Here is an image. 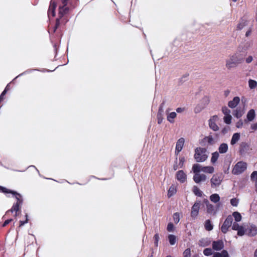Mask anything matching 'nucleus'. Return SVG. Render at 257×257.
I'll return each mask as SVG.
<instances>
[{
  "instance_id": "6e6552de",
  "label": "nucleus",
  "mask_w": 257,
  "mask_h": 257,
  "mask_svg": "<svg viewBox=\"0 0 257 257\" xmlns=\"http://www.w3.org/2000/svg\"><path fill=\"white\" fill-rule=\"evenodd\" d=\"M69 0H62V6H59V16H64L69 14L71 9L67 6L68 1Z\"/></svg>"
},
{
  "instance_id": "c85d7f7f",
  "label": "nucleus",
  "mask_w": 257,
  "mask_h": 257,
  "mask_svg": "<svg viewBox=\"0 0 257 257\" xmlns=\"http://www.w3.org/2000/svg\"><path fill=\"white\" fill-rule=\"evenodd\" d=\"M248 86L251 89L256 88L257 87V82L252 79H249Z\"/></svg>"
},
{
  "instance_id": "c03bdc74",
  "label": "nucleus",
  "mask_w": 257,
  "mask_h": 257,
  "mask_svg": "<svg viewBox=\"0 0 257 257\" xmlns=\"http://www.w3.org/2000/svg\"><path fill=\"white\" fill-rule=\"evenodd\" d=\"M252 60H253V57L251 56H248L245 59V62L247 63H250V62H251L252 61Z\"/></svg>"
},
{
  "instance_id": "bb28decb",
  "label": "nucleus",
  "mask_w": 257,
  "mask_h": 257,
  "mask_svg": "<svg viewBox=\"0 0 257 257\" xmlns=\"http://www.w3.org/2000/svg\"><path fill=\"white\" fill-rule=\"evenodd\" d=\"M176 113L175 112H172L169 113L167 115V120L171 123L174 122V118L176 117Z\"/></svg>"
},
{
  "instance_id": "13d9d810",
  "label": "nucleus",
  "mask_w": 257,
  "mask_h": 257,
  "mask_svg": "<svg viewBox=\"0 0 257 257\" xmlns=\"http://www.w3.org/2000/svg\"><path fill=\"white\" fill-rule=\"evenodd\" d=\"M234 2H236L237 0H232Z\"/></svg>"
},
{
  "instance_id": "f257e3e1",
  "label": "nucleus",
  "mask_w": 257,
  "mask_h": 257,
  "mask_svg": "<svg viewBox=\"0 0 257 257\" xmlns=\"http://www.w3.org/2000/svg\"><path fill=\"white\" fill-rule=\"evenodd\" d=\"M192 171L194 174L193 179L196 183L204 182L207 179L206 174H211L214 172V168L212 166H203L199 164L193 165Z\"/></svg>"
},
{
  "instance_id": "b1692460",
  "label": "nucleus",
  "mask_w": 257,
  "mask_h": 257,
  "mask_svg": "<svg viewBox=\"0 0 257 257\" xmlns=\"http://www.w3.org/2000/svg\"><path fill=\"white\" fill-rule=\"evenodd\" d=\"M228 149V145L225 143H222L218 148L219 153L224 154L227 152Z\"/></svg>"
},
{
  "instance_id": "4468645a",
  "label": "nucleus",
  "mask_w": 257,
  "mask_h": 257,
  "mask_svg": "<svg viewBox=\"0 0 257 257\" xmlns=\"http://www.w3.org/2000/svg\"><path fill=\"white\" fill-rule=\"evenodd\" d=\"M185 140L183 138H181L176 142L175 153L178 154L183 149Z\"/></svg>"
},
{
  "instance_id": "5fc2aeb1",
  "label": "nucleus",
  "mask_w": 257,
  "mask_h": 257,
  "mask_svg": "<svg viewBox=\"0 0 257 257\" xmlns=\"http://www.w3.org/2000/svg\"><path fill=\"white\" fill-rule=\"evenodd\" d=\"M243 26H244V25L241 26V24H239L238 27L239 29H242L243 27Z\"/></svg>"
},
{
  "instance_id": "7ed1b4c3",
  "label": "nucleus",
  "mask_w": 257,
  "mask_h": 257,
  "mask_svg": "<svg viewBox=\"0 0 257 257\" xmlns=\"http://www.w3.org/2000/svg\"><path fill=\"white\" fill-rule=\"evenodd\" d=\"M245 55L239 51L236 52L230 55L225 60V67L228 70L235 68L241 64Z\"/></svg>"
},
{
  "instance_id": "4be33fe9",
  "label": "nucleus",
  "mask_w": 257,
  "mask_h": 257,
  "mask_svg": "<svg viewBox=\"0 0 257 257\" xmlns=\"http://www.w3.org/2000/svg\"><path fill=\"white\" fill-rule=\"evenodd\" d=\"M212 257H230L228 251L226 250H223L219 252H216L213 253Z\"/></svg>"
},
{
  "instance_id": "6e6d98bb",
  "label": "nucleus",
  "mask_w": 257,
  "mask_h": 257,
  "mask_svg": "<svg viewBox=\"0 0 257 257\" xmlns=\"http://www.w3.org/2000/svg\"><path fill=\"white\" fill-rule=\"evenodd\" d=\"M59 19L57 20V26L59 25Z\"/></svg>"
},
{
  "instance_id": "49530a36",
  "label": "nucleus",
  "mask_w": 257,
  "mask_h": 257,
  "mask_svg": "<svg viewBox=\"0 0 257 257\" xmlns=\"http://www.w3.org/2000/svg\"><path fill=\"white\" fill-rule=\"evenodd\" d=\"M184 111V108L182 107H178L176 109V111L178 113H181Z\"/></svg>"
},
{
  "instance_id": "2eb2a0df",
  "label": "nucleus",
  "mask_w": 257,
  "mask_h": 257,
  "mask_svg": "<svg viewBox=\"0 0 257 257\" xmlns=\"http://www.w3.org/2000/svg\"><path fill=\"white\" fill-rule=\"evenodd\" d=\"M200 203L199 202H196L194 204L191 211V215L192 217H196L197 216L200 209Z\"/></svg>"
},
{
  "instance_id": "f03ea898",
  "label": "nucleus",
  "mask_w": 257,
  "mask_h": 257,
  "mask_svg": "<svg viewBox=\"0 0 257 257\" xmlns=\"http://www.w3.org/2000/svg\"><path fill=\"white\" fill-rule=\"evenodd\" d=\"M232 229L236 230L237 235L239 236L247 235L249 236H253L257 234V227L253 224L240 225L238 223H234L232 224Z\"/></svg>"
},
{
  "instance_id": "a211bd4d",
  "label": "nucleus",
  "mask_w": 257,
  "mask_h": 257,
  "mask_svg": "<svg viewBox=\"0 0 257 257\" xmlns=\"http://www.w3.org/2000/svg\"><path fill=\"white\" fill-rule=\"evenodd\" d=\"M205 202L206 205V210L207 213L210 214H215L217 212V210L215 209L214 205L209 203L208 200H206Z\"/></svg>"
},
{
  "instance_id": "c756f323",
  "label": "nucleus",
  "mask_w": 257,
  "mask_h": 257,
  "mask_svg": "<svg viewBox=\"0 0 257 257\" xmlns=\"http://www.w3.org/2000/svg\"><path fill=\"white\" fill-rule=\"evenodd\" d=\"M168 239H169L170 243L171 245H174L176 242L177 238L175 235H173V234H170L168 236Z\"/></svg>"
},
{
  "instance_id": "603ef678",
  "label": "nucleus",
  "mask_w": 257,
  "mask_h": 257,
  "mask_svg": "<svg viewBox=\"0 0 257 257\" xmlns=\"http://www.w3.org/2000/svg\"><path fill=\"white\" fill-rule=\"evenodd\" d=\"M162 121V118H161V117H158V123H161Z\"/></svg>"
},
{
  "instance_id": "7c9ffc66",
  "label": "nucleus",
  "mask_w": 257,
  "mask_h": 257,
  "mask_svg": "<svg viewBox=\"0 0 257 257\" xmlns=\"http://www.w3.org/2000/svg\"><path fill=\"white\" fill-rule=\"evenodd\" d=\"M232 216L234 217V220L236 221L239 222V221H241L242 217H241V215L240 214V213H239L238 212H234L232 213Z\"/></svg>"
},
{
  "instance_id": "0eeeda50",
  "label": "nucleus",
  "mask_w": 257,
  "mask_h": 257,
  "mask_svg": "<svg viewBox=\"0 0 257 257\" xmlns=\"http://www.w3.org/2000/svg\"><path fill=\"white\" fill-rule=\"evenodd\" d=\"M247 167L246 164L243 162H238L233 167L232 172L233 174L238 175L242 173Z\"/></svg>"
},
{
  "instance_id": "20e7f679",
  "label": "nucleus",
  "mask_w": 257,
  "mask_h": 257,
  "mask_svg": "<svg viewBox=\"0 0 257 257\" xmlns=\"http://www.w3.org/2000/svg\"><path fill=\"white\" fill-rule=\"evenodd\" d=\"M208 152L204 148L197 147L194 150V158L197 162H203L208 158Z\"/></svg>"
},
{
  "instance_id": "ea45409f",
  "label": "nucleus",
  "mask_w": 257,
  "mask_h": 257,
  "mask_svg": "<svg viewBox=\"0 0 257 257\" xmlns=\"http://www.w3.org/2000/svg\"><path fill=\"white\" fill-rule=\"evenodd\" d=\"M230 203L233 206H237L238 204V200L236 198H232L230 200Z\"/></svg>"
},
{
  "instance_id": "58836bf2",
  "label": "nucleus",
  "mask_w": 257,
  "mask_h": 257,
  "mask_svg": "<svg viewBox=\"0 0 257 257\" xmlns=\"http://www.w3.org/2000/svg\"><path fill=\"white\" fill-rule=\"evenodd\" d=\"M191 250L190 248H187L183 252V257H190Z\"/></svg>"
},
{
  "instance_id": "37998d69",
  "label": "nucleus",
  "mask_w": 257,
  "mask_h": 257,
  "mask_svg": "<svg viewBox=\"0 0 257 257\" xmlns=\"http://www.w3.org/2000/svg\"><path fill=\"white\" fill-rule=\"evenodd\" d=\"M9 89V85H8L5 88V90L2 92V94L0 96V100H2L3 99V96L5 95L6 93L7 90H8Z\"/></svg>"
},
{
  "instance_id": "79ce46f5",
  "label": "nucleus",
  "mask_w": 257,
  "mask_h": 257,
  "mask_svg": "<svg viewBox=\"0 0 257 257\" xmlns=\"http://www.w3.org/2000/svg\"><path fill=\"white\" fill-rule=\"evenodd\" d=\"M185 162V158L181 157L179 159V166L180 168H182L183 166L184 163Z\"/></svg>"
},
{
  "instance_id": "4c0bfd02",
  "label": "nucleus",
  "mask_w": 257,
  "mask_h": 257,
  "mask_svg": "<svg viewBox=\"0 0 257 257\" xmlns=\"http://www.w3.org/2000/svg\"><path fill=\"white\" fill-rule=\"evenodd\" d=\"M199 243L200 245L205 246L208 245L210 244V242L207 241L206 239H202L201 240H200Z\"/></svg>"
},
{
  "instance_id": "a19ab883",
  "label": "nucleus",
  "mask_w": 257,
  "mask_h": 257,
  "mask_svg": "<svg viewBox=\"0 0 257 257\" xmlns=\"http://www.w3.org/2000/svg\"><path fill=\"white\" fill-rule=\"evenodd\" d=\"M243 125V122L241 119L239 120L236 123V127L238 128L242 127Z\"/></svg>"
},
{
  "instance_id": "72a5a7b5",
  "label": "nucleus",
  "mask_w": 257,
  "mask_h": 257,
  "mask_svg": "<svg viewBox=\"0 0 257 257\" xmlns=\"http://www.w3.org/2000/svg\"><path fill=\"white\" fill-rule=\"evenodd\" d=\"M173 220L175 223H178L180 219V214L179 213H175L173 216Z\"/></svg>"
},
{
  "instance_id": "f8f14e48",
  "label": "nucleus",
  "mask_w": 257,
  "mask_h": 257,
  "mask_svg": "<svg viewBox=\"0 0 257 257\" xmlns=\"http://www.w3.org/2000/svg\"><path fill=\"white\" fill-rule=\"evenodd\" d=\"M232 223V219L231 216H228L224 221L221 227V231L225 233L228 230Z\"/></svg>"
},
{
  "instance_id": "f704fd0d",
  "label": "nucleus",
  "mask_w": 257,
  "mask_h": 257,
  "mask_svg": "<svg viewBox=\"0 0 257 257\" xmlns=\"http://www.w3.org/2000/svg\"><path fill=\"white\" fill-rule=\"evenodd\" d=\"M204 140L209 144H213L214 143V139L211 136L205 137Z\"/></svg>"
},
{
  "instance_id": "de8ad7c7",
  "label": "nucleus",
  "mask_w": 257,
  "mask_h": 257,
  "mask_svg": "<svg viewBox=\"0 0 257 257\" xmlns=\"http://www.w3.org/2000/svg\"><path fill=\"white\" fill-rule=\"evenodd\" d=\"M250 127L251 129L255 130L257 129V123H253L251 125Z\"/></svg>"
},
{
  "instance_id": "412c9836",
  "label": "nucleus",
  "mask_w": 257,
  "mask_h": 257,
  "mask_svg": "<svg viewBox=\"0 0 257 257\" xmlns=\"http://www.w3.org/2000/svg\"><path fill=\"white\" fill-rule=\"evenodd\" d=\"M255 116V112L253 109H250L247 113L246 118L249 121H252Z\"/></svg>"
},
{
  "instance_id": "aec40b11",
  "label": "nucleus",
  "mask_w": 257,
  "mask_h": 257,
  "mask_svg": "<svg viewBox=\"0 0 257 257\" xmlns=\"http://www.w3.org/2000/svg\"><path fill=\"white\" fill-rule=\"evenodd\" d=\"M244 113V109L241 108H237L233 111V114L235 117L239 118L243 115Z\"/></svg>"
},
{
  "instance_id": "8fccbe9b",
  "label": "nucleus",
  "mask_w": 257,
  "mask_h": 257,
  "mask_svg": "<svg viewBox=\"0 0 257 257\" xmlns=\"http://www.w3.org/2000/svg\"><path fill=\"white\" fill-rule=\"evenodd\" d=\"M11 220H12L10 219V220H7L5 221V222L4 223V226H6L7 224H9L11 221Z\"/></svg>"
},
{
  "instance_id": "864d4df0",
  "label": "nucleus",
  "mask_w": 257,
  "mask_h": 257,
  "mask_svg": "<svg viewBox=\"0 0 257 257\" xmlns=\"http://www.w3.org/2000/svg\"><path fill=\"white\" fill-rule=\"evenodd\" d=\"M253 257H257V249L255 250L254 252Z\"/></svg>"
},
{
  "instance_id": "e433bc0d",
  "label": "nucleus",
  "mask_w": 257,
  "mask_h": 257,
  "mask_svg": "<svg viewBox=\"0 0 257 257\" xmlns=\"http://www.w3.org/2000/svg\"><path fill=\"white\" fill-rule=\"evenodd\" d=\"M167 229L169 232L173 231L175 230V226L172 223L170 222L167 225Z\"/></svg>"
},
{
  "instance_id": "052dcab7",
  "label": "nucleus",
  "mask_w": 257,
  "mask_h": 257,
  "mask_svg": "<svg viewBox=\"0 0 257 257\" xmlns=\"http://www.w3.org/2000/svg\"><path fill=\"white\" fill-rule=\"evenodd\" d=\"M167 257H171V256H167Z\"/></svg>"
},
{
  "instance_id": "f3484780",
  "label": "nucleus",
  "mask_w": 257,
  "mask_h": 257,
  "mask_svg": "<svg viewBox=\"0 0 257 257\" xmlns=\"http://www.w3.org/2000/svg\"><path fill=\"white\" fill-rule=\"evenodd\" d=\"M212 248L214 250H219L224 247V243L222 240L214 241L212 242Z\"/></svg>"
},
{
  "instance_id": "9b49d317",
  "label": "nucleus",
  "mask_w": 257,
  "mask_h": 257,
  "mask_svg": "<svg viewBox=\"0 0 257 257\" xmlns=\"http://www.w3.org/2000/svg\"><path fill=\"white\" fill-rule=\"evenodd\" d=\"M210 99L207 96L204 97L200 101V104L195 108V111L196 113L199 112L204 109L209 103Z\"/></svg>"
},
{
  "instance_id": "1a4fd4ad",
  "label": "nucleus",
  "mask_w": 257,
  "mask_h": 257,
  "mask_svg": "<svg viewBox=\"0 0 257 257\" xmlns=\"http://www.w3.org/2000/svg\"><path fill=\"white\" fill-rule=\"evenodd\" d=\"M222 112L224 115L223 121L225 123L230 124L232 122V117L231 115V111L227 107H223L222 108Z\"/></svg>"
},
{
  "instance_id": "423d86ee",
  "label": "nucleus",
  "mask_w": 257,
  "mask_h": 257,
  "mask_svg": "<svg viewBox=\"0 0 257 257\" xmlns=\"http://www.w3.org/2000/svg\"><path fill=\"white\" fill-rule=\"evenodd\" d=\"M219 120V118L217 115L211 116L208 120L209 128L214 132L218 131L219 130V127L217 125Z\"/></svg>"
},
{
  "instance_id": "ddd939ff",
  "label": "nucleus",
  "mask_w": 257,
  "mask_h": 257,
  "mask_svg": "<svg viewBox=\"0 0 257 257\" xmlns=\"http://www.w3.org/2000/svg\"><path fill=\"white\" fill-rule=\"evenodd\" d=\"M57 7V3L53 0L50 3L49 9L48 10V16H55V10Z\"/></svg>"
},
{
  "instance_id": "bf43d9fd",
  "label": "nucleus",
  "mask_w": 257,
  "mask_h": 257,
  "mask_svg": "<svg viewBox=\"0 0 257 257\" xmlns=\"http://www.w3.org/2000/svg\"><path fill=\"white\" fill-rule=\"evenodd\" d=\"M249 34V33H246V35L247 36Z\"/></svg>"
},
{
  "instance_id": "5701e85b",
  "label": "nucleus",
  "mask_w": 257,
  "mask_h": 257,
  "mask_svg": "<svg viewBox=\"0 0 257 257\" xmlns=\"http://www.w3.org/2000/svg\"><path fill=\"white\" fill-rule=\"evenodd\" d=\"M240 135L238 133H234L231 138L230 144L233 145L235 144L240 139Z\"/></svg>"
},
{
  "instance_id": "2f4dec72",
  "label": "nucleus",
  "mask_w": 257,
  "mask_h": 257,
  "mask_svg": "<svg viewBox=\"0 0 257 257\" xmlns=\"http://www.w3.org/2000/svg\"><path fill=\"white\" fill-rule=\"evenodd\" d=\"M193 191L196 195L199 197H202L203 195V192L197 187H194Z\"/></svg>"
},
{
  "instance_id": "cd10ccee",
  "label": "nucleus",
  "mask_w": 257,
  "mask_h": 257,
  "mask_svg": "<svg viewBox=\"0 0 257 257\" xmlns=\"http://www.w3.org/2000/svg\"><path fill=\"white\" fill-rule=\"evenodd\" d=\"M210 200L213 203H217L220 200V197L217 194H213L210 196Z\"/></svg>"
},
{
  "instance_id": "09e8293b",
  "label": "nucleus",
  "mask_w": 257,
  "mask_h": 257,
  "mask_svg": "<svg viewBox=\"0 0 257 257\" xmlns=\"http://www.w3.org/2000/svg\"><path fill=\"white\" fill-rule=\"evenodd\" d=\"M227 131L228 129L226 127H224L221 130V132L222 134H225L227 132Z\"/></svg>"
},
{
  "instance_id": "6ab92c4d",
  "label": "nucleus",
  "mask_w": 257,
  "mask_h": 257,
  "mask_svg": "<svg viewBox=\"0 0 257 257\" xmlns=\"http://www.w3.org/2000/svg\"><path fill=\"white\" fill-rule=\"evenodd\" d=\"M240 98L238 96L234 97L232 100L228 103V106L231 108H235L239 103Z\"/></svg>"
},
{
  "instance_id": "9d476101",
  "label": "nucleus",
  "mask_w": 257,
  "mask_h": 257,
  "mask_svg": "<svg viewBox=\"0 0 257 257\" xmlns=\"http://www.w3.org/2000/svg\"><path fill=\"white\" fill-rule=\"evenodd\" d=\"M222 181V176L221 174H216L212 176L210 182L212 188H215L221 183Z\"/></svg>"
},
{
  "instance_id": "dca6fc26",
  "label": "nucleus",
  "mask_w": 257,
  "mask_h": 257,
  "mask_svg": "<svg viewBox=\"0 0 257 257\" xmlns=\"http://www.w3.org/2000/svg\"><path fill=\"white\" fill-rule=\"evenodd\" d=\"M176 178L181 183H184L186 181L187 175L182 170L179 171L177 172Z\"/></svg>"
},
{
  "instance_id": "4d7b16f0",
  "label": "nucleus",
  "mask_w": 257,
  "mask_h": 257,
  "mask_svg": "<svg viewBox=\"0 0 257 257\" xmlns=\"http://www.w3.org/2000/svg\"><path fill=\"white\" fill-rule=\"evenodd\" d=\"M174 170H176V169H178V167L177 166H174Z\"/></svg>"
},
{
  "instance_id": "473e14b6",
  "label": "nucleus",
  "mask_w": 257,
  "mask_h": 257,
  "mask_svg": "<svg viewBox=\"0 0 257 257\" xmlns=\"http://www.w3.org/2000/svg\"><path fill=\"white\" fill-rule=\"evenodd\" d=\"M205 228L206 230L210 231L213 229V225L210 220H207L205 222Z\"/></svg>"
},
{
  "instance_id": "3c124183",
  "label": "nucleus",
  "mask_w": 257,
  "mask_h": 257,
  "mask_svg": "<svg viewBox=\"0 0 257 257\" xmlns=\"http://www.w3.org/2000/svg\"><path fill=\"white\" fill-rule=\"evenodd\" d=\"M27 221H28L27 219H26L25 222H24L23 221H21L20 222V226H21L23 225L25 223H27Z\"/></svg>"
},
{
  "instance_id": "39448f33",
  "label": "nucleus",
  "mask_w": 257,
  "mask_h": 257,
  "mask_svg": "<svg viewBox=\"0 0 257 257\" xmlns=\"http://www.w3.org/2000/svg\"><path fill=\"white\" fill-rule=\"evenodd\" d=\"M0 191L4 192V193H11L14 195H16V198L17 199V202L14 205L12 208V211H18L20 209V205L21 203V200H20L21 195L19 194L16 193V192L11 191L9 190L8 189L3 188L0 186Z\"/></svg>"
},
{
  "instance_id": "a878e982",
  "label": "nucleus",
  "mask_w": 257,
  "mask_h": 257,
  "mask_svg": "<svg viewBox=\"0 0 257 257\" xmlns=\"http://www.w3.org/2000/svg\"><path fill=\"white\" fill-rule=\"evenodd\" d=\"M177 192V187L175 185H172L169 188L168 191V197H171V196L174 195Z\"/></svg>"
},
{
  "instance_id": "c9c22d12",
  "label": "nucleus",
  "mask_w": 257,
  "mask_h": 257,
  "mask_svg": "<svg viewBox=\"0 0 257 257\" xmlns=\"http://www.w3.org/2000/svg\"><path fill=\"white\" fill-rule=\"evenodd\" d=\"M203 253L205 256H209L213 254V251L211 248H206L204 249Z\"/></svg>"
},
{
  "instance_id": "a18cd8bd",
  "label": "nucleus",
  "mask_w": 257,
  "mask_h": 257,
  "mask_svg": "<svg viewBox=\"0 0 257 257\" xmlns=\"http://www.w3.org/2000/svg\"><path fill=\"white\" fill-rule=\"evenodd\" d=\"M154 238H155V244L156 245H158V242L159 241V236L158 235V234H156L154 236Z\"/></svg>"
},
{
  "instance_id": "393cba45",
  "label": "nucleus",
  "mask_w": 257,
  "mask_h": 257,
  "mask_svg": "<svg viewBox=\"0 0 257 257\" xmlns=\"http://www.w3.org/2000/svg\"><path fill=\"white\" fill-rule=\"evenodd\" d=\"M219 157V153L217 152H213L211 154V157L210 159V162L212 164H214L216 163L218 158Z\"/></svg>"
}]
</instances>
